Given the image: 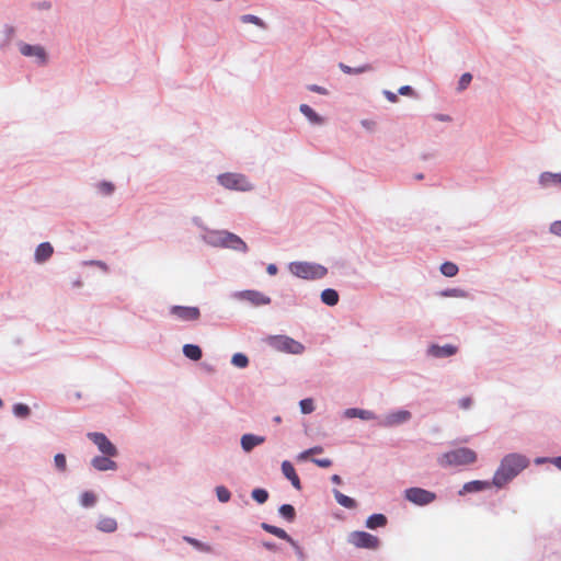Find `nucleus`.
<instances>
[{"mask_svg":"<svg viewBox=\"0 0 561 561\" xmlns=\"http://www.w3.org/2000/svg\"><path fill=\"white\" fill-rule=\"evenodd\" d=\"M472 400L469 397L462 398L459 400V407L461 409H469L471 407Z\"/></svg>","mask_w":561,"mask_h":561,"instance_id":"obj_47","label":"nucleus"},{"mask_svg":"<svg viewBox=\"0 0 561 561\" xmlns=\"http://www.w3.org/2000/svg\"><path fill=\"white\" fill-rule=\"evenodd\" d=\"M218 182L228 190L236 191H250L253 188L252 184L243 174L239 173H224L218 176Z\"/></svg>","mask_w":561,"mask_h":561,"instance_id":"obj_5","label":"nucleus"},{"mask_svg":"<svg viewBox=\"0 0 561 561\" xmlns=\"http://www.w3.org/2000/svg\"><path fill=\"white\" fill-rule=\"evenodd\" d=\"M92 466L100 471L116 470L117 463L107 457L96 456L92 459Z\"/></svg>","mask_w":561,"mask_h":561,"instance_id":"obj_15","label":"nucleus"},{"mask_svg":"<svg viewBox=\"0 0 561 561\" xmlns=\"http://www.w3.org/2000/svg\"><path fill=\"white\" fill-rule=\"evenodd\" d=\"M528 465L529 460L523 455L510 454L505 456L494 473L492 483L497 488L504 486L520 471L527 468Z\"/></svg>","mask_w":561,"mask_h":561,"instance_id":"obj_1","label":"nucleus"},{"mask_svg":"<svg viewBox=\"0 0 561 561\" xmlns=\"http://www.w3.org/2000/svg\"><path fill=\"white\" fill-rule=\"evenodd\" d=\"M266 272L270 274V275H276L277 273V266L275 264H268L267 267H266Z\"/></svg>","mask_w":561,"mask_h":561,"instance_id":"obj_50","label":"nucleus"},{"mask_svg":"<svg viewBox=\"0 0 561 561\" xmlns=\"http://www.w3.org/2000/svg\"><path fill=\"white\" fill-rule=\"evenodd\" d=\"M251 495H252V499L254 501H256L257 503H260V504L265 503L267 501V499H268V493L264 489H254L252 491Z\"/></svg>","mask_w":561,"mask_h":561,"instance_id":"obj_34","label":"nucleus"},{"mask_svg":"<svg viewBox=\"0 0 561 561\" xmlns=\"http://www.w3.org/2000/svg\"><path fill=\"white\" fill-rule=\"evenodd\" d=\"M543 461H545V459H542V458H538V459H536V462H537V463H541V462H543Z\"/></svg>","mask_w":561,"mask_h":561,"instance_id":"obj_57","label":"nucleus"},{"mask_svg":"<svg viewBox=\"0 0 561 561\" xmlns=\"http://www.w3.org/2000/svg\"><path fill=\"white\" fill-rule=\"evenodd\" d=\"M279 514L285 518L287 519L288 522H293L295 519V516H296V512H295V508L293 505L290 504H283L280 507H279Z\"/></svg>","mask_w":561,"mask_h":561,"instance_id":"obj_32","label":"nucleus"},{"mask_svg":"<svg viewBox=\"0 0 561 561\" xmlns=\"http://www.w3.org/2000/svg\"><path fill=\"white\" fill-rule=\"evenodd\" d=\"M299 110L309 119L310 123L316 125H320L323 123V118L320 115H318L309 105L301 104Z\"/></svg>","mask_w":561,"mask_h":561,"instance_id":"obj_21","label":"nucleus"},{"mask_svg":"<svg viewBox=\"0 0 561 561\" xmlns=\"http://www.w3.org/2000/svg\"><path fill=\"white\" fill-rule=\"evenodd\" d=\"M241 21L243 23H253L262 28L266 27L265 23L256 15L245 14V15L241 16Z\"/></svg>","mask_w":561,"mask_h":561,"instance_id":"obj_37","label":"nucleus"},{"mask_svg":"<svg viewBox=\"0 0 561 561\" xmlns=\"http://www.w3.org/2000/svg\"><path fill=\"white\" fill-rule=\"evenodd\" d=\"M54 252V249L49 242L41 243L35 251V261L37 263H43L47 261Z\"/></svg>","mask_w":561,"mask_h":561,"instance_id":"obj_17","label":"nucleus"},{"mask_svg":"<svg viewBox=\"0 0 561 561\" xmlns=\"http://www.w3.org/2000/svg\"><path fill=\"white\" fill-rule=\"evenodd\" d=\"M282 472L291 482L296 490H301L300 479L290 461L284 460L282 462Z\"/></svg>","mask_w":561,"mask_h":561,"instance_id":"obj_13","label":"nucleus"},{"mask_svg":"<svg viewBox=\"0 0 561 561\" xmlns=\"http://www.w3.org/2000/svg\"><path fill=\"white\" fill-rule=\"evenodd\" d=\"M416 179H417V180H421V179H423V175H422V174H417V175H416Z\"/></svg>","mask_w":561,"mask_h":561,"instance_id":"obj_58","label":"nucleus"},{"mask_svg":"<svg viewBox=\"0 0 561 561\" xmlns=\"http://www.w3.org/2000/svg\"><path fill=\"white\" fill-rule=\"evenodd\" d=\"M183 353L187 358L192 360H198L202 358L201 347L194 344H185L183 346Z\"/></svg>","mask_w":561,"mask_h":561,"instance_id":"obj_25","label":"nucleus"},{"mask_svg":"<svg viewBox=\"0 0 561 561\" xmlns=\"http://www.w3.org/2000/svg\"><path fill=\"white\" fill-rule=\"evenodd\" d=\"M477 460V454L474 450L470 448H458L455 450H450L445 453L440 459L439 463L442 466H466L473 463Z\"/></svg>","mask_w":561,"mask_h":561,"instance_id":"obj_2","label":"nucleus"},{"mask_svg":"<svg viewBox=\"0 0 561 561\" xmlns=\"http://www.w3.org/2000/svg\"><path fill=\"white\" fill-rule=\"evenodd\" d=\"M399 93L402 94V95H412L413 94V90L409 85H403V87H401L399 89Z\"/></svg>","mask_w":561,"mask_h":561,"instance_id":"obj_48","label":"nucleus"},{"mask_svg":"<svg viewBox=\"0 0 561 561\" xmlns=\"http://www.w3.org/2000/svg\"><path fill=\"white\" fill-rule=\"evenodd\" d=\"M472 76L469 72L463 73L458 82V90L463 91L471 82Z\"/></svg>","mask_w":561,"mask_h":561,"instance_id":"obj_41","label":"nucleus"},{"mask_svg":"<svg viewBox=\"0 0 561 561\" xmlns=\"http://www.w3.org/2000/svg\"><path fill=\"white\" fill-rule=\"evenodd\" d=\"M428 353L434 357H447L456 354L457 347L451 344H447L445 346L432 345L428 348Z\"/></svg>","mask_w":561,"mask_h":561,"instance_id":"obj_16","label":"nucleus"},{"mask_svg":"<svg viewBox=\"0 0 561 561\" xmlns=\"http://www.w3.org/2000/svg\"><path fill=\"white\" fill-rule=\"evenodd\" d=\"M490 488V483L488 481H470L466 483L462 488L463 492H478L484 489Z\"/></svg>","mask_w":561,"mask_h":561,"instance_id":"obj_27","label":"nucleus"},{"mask_svg":"<svg viewBox=\"0 0 561 561\" xmlns=\"http://www.w3.org/2000/svg\"><path fill=\"white\" fill-rule=\"evenodd\" d=\"M346 417H359L362 420H373L375 419V414L371 411L368 410H362V409H347L345 411Z\"/></svg>","mask_w":561,"mask_h":561,"instance_id":"obj_22","label":"nucleus"},{"mask_svg":"<svg viewBox=\"0 0 561 561\" xmlns=\"http://www.w3.org/2000/svg\"><path fill=\"white\" fill-rule=\"evenodd\" d=\"M387 524V517L383 514H374L366 520V527L369 529H376L383 527Z\"/></svg>","mask_w":561,"mask_h":561,"instance_id":"obj_23","label":"nucleus"},{"mask_svg":"<svg viewBox=\"0 0 561 561\" xmlns=\"http://www.w3.org/2000/svg\"><path fill=\"white\" fill-rule=\"evenodd\" d=\"M54 461H55V466L57 467L58 470H60V471L66 470L67 461H66V457L64 454H57L54 458Z\"/></svg>","mask_w":561,"mask_h":561,"instance_id":"obj_42","label":"nucleus"},{"mask_svg":"<svg viewBox=\"0 0 561 561\" xmlns=\"http://www.w3.org/2000/svg\"><path fill=\"white\" fill-rule=\"evenodd\" d=\"M440 272L447 277H454L458 273V266L453 262H445L440 265Z\"/></svg>","mask_w":561,"mask_h":561,"instance_id":"obj_31","label":"nucleus"},{"mask_svg":"<svg viewBox=\"0 0 561 561\" xmlns=\"http://www.w3.org/2000/svg\"><path fill=\"white\" fill-rule=\"evenodd\" d=\"M96 502V496L92 492H84L81 495V504L85 507L93 506Z\"/></svg>","mask_w":561,"mask_h":561,"instance_id":"obj_39","label":"nucleus"},{"mask_svg":"<svg viewBox=\"0 0 561 561\" xmlns=\"http://www.w3.org/2000/svg\"><path fill=\"white\" fill-rule=\"evenodd\" d=\"M365 127H369L370 125H373V123L370 122H367V121H363L362 123Z\"/></svg>","mask_w":561,"mask_h":561,"instance_id":"obj_55","label":"nucleus"},{"mask_svg":"<svg viewBox=\"0 0 561 561\" xmlns=\"http://www.w3.org/2000/svg\"><path fill=\"white\" fill-rule=\"evenodd\" d=\"M348 541L356 548L376 549L379 546V539L366 531L351 533Z\"/></svg>","mask_w":561,"mask_h":561,"instance_id":"obj_7","label":"nucleus"},{"mask_svg":"<svg viewBox=\"0 0 561 561\" xmlns=\"http://www.w3.org/2000/svg\"><path fill=\"white\" fill-rule=\"evenodd\" d=\"M331 480L335 484H341L342 483V479H341V477L339 474H333Z\"/></svg>","mask_w":561,"mask_h":561,"instance_id":"obj_51","label":"nucleus"},{"mask_svg":"<svg viewBox=\"0 0 561 561\" xmlns=\"http://www.w3.org/2000/svg\"><path fill=\"white\" fill-rule=\"evenodd\" d=\"M261 527L265 531H267V533H270V534H272V535H274V536H276V537H278L280 539H284V540L288 541L291 545H295L293 538L284 529L279 528V527H276V526H273V525H270L267 523H262Z\"/></svg>","mask_w":561,"mask_h":561,"instance_id":"obj_19","label":"nucleus"},{"mask_svg":"<svg viewBox=\"0 0 561 561\" xmlns=\"http://www.w3.org/2000/svg\"><path fill=\"white\" fill-rule=\"evenodd\" d=\"M323 451L322 447L320 446H316V447H312V448H309L302 453H300L298 455V459L299 460H306L310 455H313V454H321Z\"/></svg>","mask_w":561,"mask_h":561,"instance_id":"obj_40","label":"nucleus"},{"mask_svg":"<svg viewBox=\"0 0 561 561\" xmlns=\"http://www.w3.org/2000/svg\"><path fill=\"white\" fill-rule=\"evenodd\" d=\"M170 312L182 321H196L201 317L197 307L173 306Z\"/></svg>","mask_w":561,"mask_h":561,"instance_id":"obj_11","label":"nucleus"},{"mask_svg":"<svg viewBox=\"0 0 561 561\" xmlns=\"http://www.w3.org/2000/svg\"><path fill=\"white\" fill-rule=\"evenodd\" d=\"M183 539L190 543L191 546H193L195 549L202 551V552H206V553H210L213 551V548L211 546H209L208 543H205V542H202L195 538H192V537H188V536H184Z\"/></svg>","mask_w":561,"mask_h":561,"instance_id":"obj_29","label":"nucleus"},{"mask_svg":"<svg viewBox=\"0 0 561 561\" xmlns=\"http://www.w3.org/2000/svg\"><path fill=\"white\" fill-rule=\"evenodd\" d=\"M99 190L105 195H111L114 192V185L111 182H101Z\"/></svg>","mask_w":561,"mask_h":561,"instance_id":"obj_43","label":"nucleus"},{"mask_svg":"<svg viewBox=\"0 0 561 561\" xmlns=\"http://www.w3.org/2000/svg\"><path fill=\"white\" fill-rule=\"evenodd\" d=\"M263 546L268 549V550H274L275 549V545L272 543V542H264Z\"/></svg>","mask_w":561,"mask_h":561,"instance_id":"obj_52","label":"nucleus"},{"mask_svg":"<svg viewBox=\"0 0 561 561\" xmlns=\"http://www.w3.org/2000/svg\"><path fill=\"white\" fill-rule=\"evenodd\" d=\"M288 268L293 275L304 279H319L328 272L324 266L308 262H291Z\"/></svg>","mask_w":561,"mask_h":561,"instance_id":"obj_3","label":"nucleus"},{"mask_svg":"<svg viewBox=\"0 0 561 561\" xmlns=\"http://www.w3.org/2000/svg\"><path fill=\"white\" fill-rule=\"evenodd\" d=\"M13 412L18 417H27L31 411L26 404L18 403L13 407Z\"/></svg>","mask_w":561,"mask_h":561,"instance_id":"obj_36","label":"nucleus"},{"mask_svg":"<svg viewBox=\"0 0 561 561\" xmlns=\"http://www.w3.org/2000/svg\"><path fill=\"white\" fill-rule=\"evenodd\" d=\"M299 405H300V410L304 414H309L314 411V403H313V400L310 398L302 399L299 402Z\"/></svg>","mask_w":561,"mask_h":561,"instance_id":"obj_35","label":"nucleus"},{"mask_svg":"<svg viewBox=\"0 0 561 561\" xmlns=\"http://www.w3.org/2000/svg\"><path fill=\"white\" fill-rule=\"evenodd\" d=\"M93 264L100 266V267H105V264L101 261H96V262H93Z\"/></svg>","mask_w":561,"mask_h":561,"instance_id":"obj_54","label":"nucleus"},{"mask_svg":"<svg viewBox=\"0 0 561 561\" xmlns=\"http://www.w3.org/2000/svg\"><path fill=\"white\" fill-rule=\"evenodd\" d=\"M265 442L264 436H256L253 434H244L241 437V447L245 453H250L255 446Z\"/></svg>","mask_w":561,"mask_h":561,"instance_id":"obj_14","label":"nucleus"},{"mask_svg":"<svg viewBox=\"0 0 561 561\" xmlns=\"http://www.w3.org/2000/svg\"><path fill=\"white\" fill-rule=\"evenodd\" d=\"M218 241L219 244L222 247L230 248L241 252L248 251L245 242L234 233L228 231L218 232Z\"/></svg>","mask_w":561,"mask_h":561,"instance_id":"obj_10","label":"nucleus"},{"mask_svg":"<svg viewBox=\"0 0 561 561\" xmlns=\"http://www.w3.org/2000/svg\"><path fill=\"white\" fill-rule=\"evenodd\" d=\"M216 494H217L218 500L221 503L228 502L231 496L230 491L226 486H222V485L216 488Z\"/></svg>","mask_w":561,"mask_h":561,"instance_id":"obj_38","label":"nucleus"},{"mask_svg":"<svg viewBox=\"0 0 561 561\" xmlns=\"http://www.w3.org/2000/svg\"><path fill=\"white\" fill-rule=\"evenodd\" d=\"M411 417V413L409 411L402 410L394 413H391L387 416L386 423L387 425H396L408 421Z\"/></svg>","mask_w":561,"mask_h":561,"instance_id":"obj_20","label":"nucleus"},{"mask_svg":"<svg viewBox=\"0 0 561 561\" xmlns=\"http://www.w3.org/2000/svg\"><path fill=\"white\" fill-rule=\"evenodd\" d=\"M334 497L336 500V502L346 507V508H355L356 507V502L355 500H353L352 497L341 493L340 491L337 490H334Z\"/></svg>","mask_w":561,"mask_h":561,"instance_id":"obj_28","label":"nucleus"},{"mask_svg":"<svg viewBox=\"0 0 561 561\" xmlns=\"http://www.w3.org/2000/svg\"><path fill=\"white\" fill-rule=\"evenodd\" d=\"M274 421H275L276 423H280L282 419H280V416H275V417H274Z\"/></svg>","mask_w":561,"mask_h":561,"instance_id":"obj_56","label":"nucleus"},{"mask_svg":"<svg viewBox=\"0 0 561 561\" xmlns=\"http://www.w3.org/2000/svg\"><path fill=\"white\" fill-rule=\"evenodd\" d=\"M20 51L24 56L37 58L38 61L43 65H45L47 61L46 51L44 47L39 45L22 44L20 46Z\"/></svg>","mask_w":561,"mask_h":561,"instance_id":"obj_12","label":"nucleus"},{"mask_svg":"<svg viewBox=\"0 0 561 561\" xmlns=\"http://www.w3.org/2000/svg\"><path fill=\"white\" fill-rule=\"evenodd\" d=\"M308 89L312 92H316V93H319V94H322V95H327L328 94V90L323 87H320V85H317V84H311L308 87Z\"/></svg>","mask_w":561,"mask_h":561,"instance_id":"obj_46","label":"nucleus"},{"mask_svg":"<svg viewBox=\"0 0 561 561\" xmlns=\"http://www.w3.org/2000/svg\"><path fill=\"white\" fill-rule=\"evenodd\" d=\"M321 300L328 306H335L339 301V294L336 290L328 288L321 293Z\"/></svg>","mask_w":561,"mask_h":561,"instance_id":"obj_24","label":"nucleus"},{"mask_svg":"<svg viewBox=\"0 0 561 561\" xmlns=\"http://www.w3.org/2000/svg\"><path fill=\"white\" fill-rule=\"evenodd\" d=\"M340 69L344 72V73H347V75H358V73H363V72H366V71H370L371 70V66L370 65H364L362 67H358V68H352L345 64H340L339 65Z\"/></svg>","mask_w":561,"mask_h":561,"instance_id":"obj_30","label":"nucleus"},{"mask_svg":"<svg viewBox=\"0 0 561 561\" xmlns=\"http://www.w3.org/2000/svg\"><path fill=\"white\" fill-rule=\"evenodd\" d=\"M383 94L387 98V100L392 102V103H396L398 101L397 95L393 92H391V91H385Z\"/></svg>","mask_w":561,"mask_h":561,"instance_id":"obj_49","label":"nucleus"},{"mask_svg":"<svg viewBox=\"0 0 561 561\" xmlns=\"http://www.w3.org/2000/svg\"><path fill=\"white\" fill-rule=\"evenodd\" d=\"M236 298L241 301H247L254 307L271 304V298L259 290H242L236 294Z\"/></svg>","mask_w":561,"mask_h":561,"instance_id":"obj_8","label":"nucleus"},{"mask_svg":"<svg viewBox=\"0 0 561 561\" xmlns=\"http://www.w3.org/2000/svg\"><path fill=\"white\" fill-rule=\"evenodd\" d=\"M559 176H561V173L542 172L539 176V184L542 187H549L551 185L561 186Z\"/></svg>","mask_w":561,"mask_h":561,"instance_id":"obj_18","label":"nucleus"},{"mask_svg":"<svg viewBox=\"0 0 561 561\" xmlns=\"http://www.w3.org/2000/svg\"><path fill=\"white\" fill-rule=\"evenodd\" d=\"M312 462L321 468H329L332 465V461L329 458L312 459Z\"/></svg>","mask_w":561,"mask_h":561,"instance_id":"obj_45","label":"nucleus"},{"mask_svg":"<svg viewBox=\"0 0 561 561\" xmlns=\"http://www.w3.org/2000/svg\"><path fill=\"white\" fill-rule=\"evenodd\" d=\"M550 232L561 237V220L553 221L549 228Z\"/></svg>","mask_w":561,"mask_h":561,"instance_id":"obj_44","label":"nucleus"},{"mask_svg":"<svg viewBox=\"0 0 561 561\" xmlns=\"http://www.w3.org/2000/svg\"><path fill=\"white\" fill-rule=\"evenodd\" d=\"M553 463L561 469V457H557L553 459Z\"/></svg>","mask_w":561,"mask_h":561,"instance_id":"obj_53","label":"nucleus"},{"mask_svg":"<svg viewBox=\"0 0 561 561\" xmlns=\"http://www.w3.org/2000/svg\"><path fill=\"white\" fill-rule=\"evenodd\" d=\"M404 497L415 505L424 506L434 502L436 494L422 488H410L404 491Z\"/></svg>","mask_w":561,"mask_h":561,"instance_id":"obj_6","label":"nucleus"},{"mask_svg":"<svg viewBox=\"0 0 561 561\" xmlns=\"http://www.w3.org/2000/svg\"><path fill=\"white\" fill-rule=\"evenodd\" d=\"M232 365L239 368H245L249 364L248 357L242 353H236L231 358Z\"/></svg>","mask_w":561,"mask_h":561,"instance_id":"obj_33","label":"nucleus"},{"mask_svg":"<svg viewBox=\"0 0 561 561\" xmlns=\"http://www.w3.org/2000/svg\"><path fill=\"white\" fill-rule=\"evenodd\" d=\"M88 437L92 440L99 448V450L108 457L117 456L116 447L108 440V438L103 433H89Z\"/></svg>","mask_w":561,"mask_h":561,"instance_id":"obj_9","label":"nucleus"},{"mask_svg":"<svg viewBox=\"0 0 561 561\" xmlns=\"http://www.w3.org/2000/svg\"><path fill=\"white\" fill-rule=\"evenodd\" d=\"M266 342L272 348L278 352L298 355L305 351V346L300 342L287 335L268 336Z\"/></svg>","mask_w":561,"mask_h":561,"instance_id":"obj_4","label":"nucleus"},{"mask_svg":"<svg viewBox=\"0 0 561 561\" xmlns=\"http://www.w3.org/2000/svg\"><path fill=\"white\" fill-rule=\"evenodd\" d=\"M98 528L105 533H113L117 528V523L112 517H102L98 523Z\"/></svg>","mask_w":561,"mask_h":561,"instance_id":"obj_26","label":"nucleus"}]
</instances>
